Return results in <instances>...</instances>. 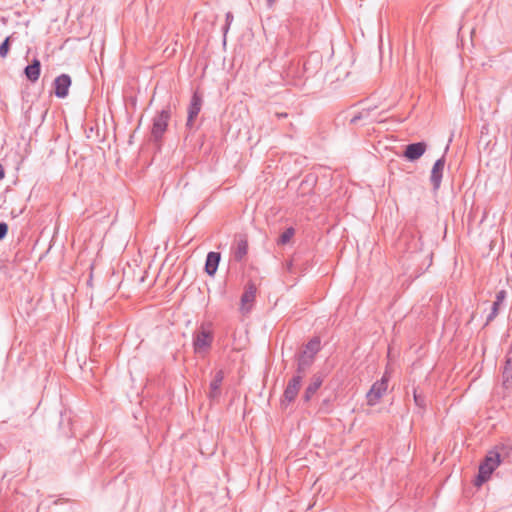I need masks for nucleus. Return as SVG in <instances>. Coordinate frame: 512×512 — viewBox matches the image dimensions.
<instances>
[{"mask_svg":"<svg viewBox=\"0 0 512 512\" xmlns=\"http://www.w3.org/2000/svg\"><path fill=\"white\" fill-rule=\"evenodd\" d=\"M500 462V454L495 450L489 451L484 461L479 466L478 475L475 479L474 485L479 487L485 483L490 478L493 471L498 467Z\"/></svg>","mask_w":512,"mask_h":512,"instance_id":"1","label":"nucleus"},{"mask_svg":"<svg viewBox=\"0 0 512 512\" xmlns=\"http://www.w3.org/2000/svg\"><path fill=\"white\" fill-rule=\"evenodd\" d=\"M379 108V105H370L362 108L360 111L355 113L350 119V124H358L359 122H363V125L372 124V123H380L383 121L381 117L386 111L390 108L383 109L379 113H375V111Z\"/></svg>","mask_w":512,"mask_h":512,"instance_id":"2","label":"nucleus"},{"mask_svg":"<svg viewBox=\"0 0 512 512\" xmlns=\"http://www.w3.org/2000/svg\"><path fill=\"white\" fill-rule=\"evenodd\" d=\"M170 118L171 111L169 107L162 109L154 116L151 127V137L153 141L159 142L162 139L167 130Z\"/></svg>","mask_w":512,"mask_h":512,"instance_id":"3","label":"nucleus"},{"mask_svg":"<svg viewBox=\"0 0 512 512\" xmlns=\"http://www.w3.org/2000/svg\"><path fill=\"white\" fill-rule=\"evenodd\" d=\"M213 334L210 330L201 326L199 330L193 334V348L195 353H205L211 347Z\"/></svg>","mask_w":512,"mask_h":512,"instance_id":"4","label":"nucleus"},{"mask_svg":"<svg viewBox=\"0 0 512 512\" xmlns=\"http://www.w3.org/2000/svg\"><path fill=\"white\" fill-rule=\"evenodd\" d=\"M389 377L384 374L382 378L376 381L366 394L367 404L370 406L376 405L388 388Z\"/></svg>","mask_w":512,"mask_h":512,"instance_id":"5","label":"nucleus"},{"mask_svg":"<svg viewBox=\"0 0 512 512\" xmlns=\"http://www.w3.org/2000/svg\"><path fill=\"white\" fill-rule=\"evenodd\" d=\"M202 103H203L202 96L199 94L198 91H195L192 94L191 101H190V104L188 107V117H187V122H186V126L188 128L191 129L193 127L194 120L198 116L199 112L201 111Z\"/></svg>","mask_w":512,"mask_h":512,"instance_id":"6","label":"nucleus"},{"mask_svg":"<svg viewBox=\"0 0 512 512\" xmlns=\"http://www.w3.org/2000/svg\"><path fill=\"white\" fill-rule=\"evenodd\" d=\"M302 383V376L301 375H294L288 382L284 393H283V400L282 403L287 402L291 403L293 402L300 390Z\"/></svg>","mask_w":512,"mask_h":512,"instance_id":"7","label":"nucleus"},{"mask_svg":"<svg viewBox=\"0 0 512 512\" xmlns=\"http://www.w3.org/2000/svg\"><path fill=\"white\" fill-rule=\"evenodd\" d=\"M257 293V287L255 283L249 281L244 288V292L241 296V309L242 311H249L251 305L254 303Z\"/></svg>","mask_w":512,"mask_h":512,"instance_id":"8","label":"nucleus"},{"mask_svg":"<svg viewBox=\"0 0 512 512\" xmlns=\"http://www.w3.org/2000/svg\"><path fill=\"white\" fill-rule=\"evenodd\" d=\"M426 149L425 142L411 143L405 147L403 156L409 161H416L425 153Z\"/></svg>","mask_w":512,"mask_h":512,"instance_id":"9","label":"nucleus"},{"mask_svg":"<svg viewBox=\"0 0 512 512\" xmlns=\"http://www.w3.org/2000/svg\"><path fill=\"white\" fill-rule=\"evenodd\" d=\"M444 167L445 156L443 155L441 158L436 160L431 170L430 181L434 190H438L440 188Z\"/></svg>","mask_w":512,"mask_h":512,"instance_id":"10","label":"nucleus"},{"mask_svg":"<svg viewBox=\"0 0 512 512\" xmlns=\"http://www.w3.org/2000/svg\"><path fill=\"white\" fill-rule=\"evenodd\" d=\"M55 95L58 98H65L68 95L71 86V77L67 74H61L54 80Z\"/></svg>","mask_w":512,"mask_h":512,"instance_id":"11","label":"nucleus"},{"mask_svg":"<svg viewBox=\"0 0 512 512\" xmlns=\"http://www.w3.org/2000/svg\"><path fill=\"white\" fill-rule=\"evenodd\" d=\"M224 380L223 370H218L209 385L208 397L210 400H216L221 395V385Z\"/></svg>","mask_w":512,"mask_h":512,"instance_id":"12","label":"nucleus"},{"mask_svg":"<svg viewBox=\"0 0 512 512\" xmlns=\"http://www.w3.org/2000/svg\"><path fill=\"white\" fill-rule=\"evenodd\" d=\"M507 296V292L505 290H500L496 293L495 301L492 304L491 312L488 314L485 326H487L490 322H492L498 315L500 307L503 305Z\"/></svg>","mask_w":512,"mask_h":512,"instance_id":"13","label":"nucleus"},{"mask_svg":"<svg viewBox=\"0 0 512 512\" xmlns=\"http://www.w3.org/2000/svg\"><path fill=\"white\" fill-rule=\"evenodd\" d=\"M220 260L221 254L219 252L211 251L207 254L205 261V272L209 276H214L216 274Z\"/></svg>","mask_w":512,"mask_h":512,"instance_id":"14","label":"nucleus"},{"mask_svg":"<svg viewBox=\"0 0 512 512\" xmlns=\"http://www.w3.org/2000/svg\"><path fill=\"white\" fill-rule=\"evenodd\" d=\"M248 253V241L245 237H240L236 246L232 248V257L236 262H241Z\"/></svg>","mask_w":512,"mask_h":512,"instance_id":"15","label":"nucleus"},{"mask_svg":"<svg viewBox=\"0 0 512 512\" xmlns=\"http://www.w3.org/2000/svg\"><path fill=\"white\" fill-rule=\"evenodd\" d=\"M322 383H323V379L320 375H314L311 378V381H310L309 385L306 387L304 395H303L304 402H309L312 399L314 394L321 387Z\"/></svg>","mask_w":512,"mask_h":512,"instance_id":"16","label":"nucleus"},{"mask_svg":"<svg viewBox=\"0 0 512 512\" xmlns=\"http://www.w3.org/2000/svg\"><path fill=\"white\" fill-rule=\"evenodd\" d=\"M40 71L41 63L37 58H34L31 64L25 67L24 74L29 81L36 82L39 79Z\"/></svg>","mask_w":512,"mask_h":512,"instance_id":"17","label":"nucleus"},{"mask_svg":"<svg viewBox=\"0 0 512 512\" xmlns=\"http://www.w3.org/2000/svg\"><path fill=\"white\" fill-rule=\"evenodd\" d=\"M313 361L314 360L312 359L311 355L300 354L297 358V369H296L297 374L296 375H301L303 377V375L306 373V371L312 365Z\"/></svg>","mask_w":512,"mask_h":512,"instance_id":"18","label":"nucleus"},{"mask_svg":"<svg viewBox=\"0 0 512 512\" xmlns=\"http://www.w3.org/2000/svg\"><path fill=\"white\" fill-rule=\"evenodd\" d=\"M503 385L506 388L512 386V357L508 356L503 368Z\"/></svg>","mask_w":512,"mask_h":512,"instance_id":"19","label":"nucleus"},{"mask_svg":"<svg viewBox=\"0 0 512 512\" xmlns=\"http://www.w3.org/2000/svg\"><path fill=\"white\" fill-rule=\"evenodd\" d=\"M320 350V340L315 337L311 339L305 346V350L301 353L302 355H311L314 360V356Z\"/></svg>","mask_w":512,"mask_h":512,"instance_id":"20","label":"nucleus"},{"mask_svg":"<svg viewBox=\"0 0 512 512\" xmlns=\"http://www.w3.org/2000/svg\"><path fill=\"white\" fill-rule=\"evenodd\" d=\"M295 234V230L293 227H289L287 228L278 238L277 240V244L278 245H286L287 243L290 242V240L292 239V237L294 236Z\"/></svg>","mask_w":512,"mask_h":512,"instance_id":"21","label":"nucleus"},{"mask_svg":"<svg viewBox=\"0 0 512 512\" xmlns=\"http://www.w3.org/2000/svg\"><path fill=\"white\" fill-rule=\"evenodd\" d=\"M413 398H414V402L415 404L419 407V408H425L426 406V400H425V396L422 395L421 393H418L417 392V389H414L413 390Z\"/></svg>","mask_w":512,"mask_h":512,"instance_id":"22","label":"nucleus"},{"mask_svg":"<svg viewBox=\"0 0 512 512\" xmlns=\"http://www.w3.org/2000/svg\"><path fill=\"white\" fill-rule=\"evenodd\" d=\"M9 48H10V37H7L0 44V57L5 58L9 52Z\"/></svg>","mask_w":512,"mask_h":512,"instance_id":"23","label":"nucleus"},{"mask_svg":"<svg viewBox=\"0 0 512 512\" xmlns=\"http://www.w3.org/2000/svg\"><path fill=\"white\" fill-rule=\"evenodd\" d=\"M233 21V14L231 12H227L225 16V26L223 27L224 37L226 36L229 27Z\"/></svg>","mask_w":512,"mask_h":512,"instance_id":"24","label":"nucleus"},{"mask_svg":"<svg viewBox=\"0 0 512 512\" xmlns=\"http://www.w3.org/2000/svg\"><path fill=\"white\" fill-rule=\"evenodd\" d=\"M8 233V225L5 222H0V240L4 239Z\"/></svg>","mask_w":512,"mask_h":512,"instance_id":"25","label":"nucleus"},{"mask_svg":"<svg viewBox=\"0 0 512 512\" xmlns=\"http://www.w3.org/2000/svg\"><path fill=\"white\" fill-rule=\"evenodd\" d=\"M292 266H293L292 261H286L285 262V268H286L287 271L291 272L292 271Z\"/></svg>","mask_w":512,"mask_h":512,"instance_id":"26","label":"nucleus"},{"mask_svg":"<svg viewBox=\"0 0 512 512\" xmlns=\"http://www.w3.org/2000/svg\"><path fill=\"white\" fill-rule=\"evenodd\" d=\"M5 176V170L4 167L0 164V180L3 179Z\"/></svg>","mask_w":512,"mask_h":512,"instance_id":"27","label":"nucleus"},{"mask_svg":"<svg viewBox=\"0 0 512 512\" xmlns=\"http://www.w3.org/2000/svg\"><path fill=\"white\" fill-rule=\"evenodd\" d=\"M266 1H267V5L269 7H271L275 3L276 0H266Z\"/></svg>","mask_w":512,"mask_h":512,"instance_id":"28","label":"nucleus"},{"mask_svg":"<svg viewBox=\"0 0 512 512\" xmlns=\"http://www.w3.org/2000/svg\"><path fill=\"white\" fill-rule=\"evenodd\" d=\"M277 116L280 118H284V117H287V114L286 113H278Z\"/></svg>","mask_w":512,"mask_h":512,"instance_id":"29","label":"nucleus"},{"mask_svg":"<svg viewBox=\"0 0 512 512\" xmlns=\"http://www.w3.org/2000/svg\"><path fill=\"white\" fill-rule=\"evenodd\" d=\"M307 65H308V62L304 63V67H305L306 70L308 69Z\"/></svg>","mask_w":512,"mask_h":512,"instance_id":"30","label":"nucleus"}]
</instances>
